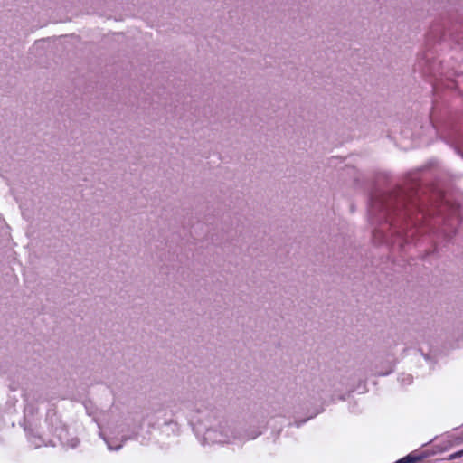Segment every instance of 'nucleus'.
Here are the masks:
<instances>
[{"label": "nucleus", "instance_id": "nucleus-1", "mask_svg": "<svg viewBox=\"0 0 463 463\" xmlns=\"http://www.w3.org/2000/svg\"><path fill=\"white\" fill-rule=\"evenodd\" d=\"M208 431L209 433L211 431L218 433V436L215 438H219V441L221 442H229L232 439H235L237 437L232 423L226 420L219 421Z\"/></svg>", "mask_w": 463, "mask_h": 463}, {"label": "nucleus", "instance_id": "nucleus-3", "mask_svg": "<svg viewBox=\"0 0 463 463\" xmlns=\"http://www.w3.org/2000/svg\"><path fill=\"white\" fill-rule=\"evenodd\" d=\"M99 436L104 439L106 440L105 437L103 436V433L102 432H99Z\"/></svg>", "mask_w": 463, "mask_h": 463}, {"label": "nucleus", "instance_id": "nucleus-2", "mask_svg": "<svg viewBox=\"0 0 463 463\" xmlns=\"http://www.w3.org/2000/svg\"><path fill=\"white\" fill-rule=\"evenodd\" d=\"M419 459H420V458L410 454V455L399 459L395 463H416Z\"/></svg>", "mask_w": 463, "mask_h": 463}]
</instances>
